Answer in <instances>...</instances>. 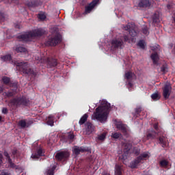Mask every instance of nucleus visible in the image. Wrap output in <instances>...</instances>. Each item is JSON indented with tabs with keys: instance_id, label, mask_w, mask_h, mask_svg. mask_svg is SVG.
Masks as SVG:
<instances>
[{
	"instance_id": "f704fd0d",
	"label": "nucleus",
	"mask_w": 175,
	"mask_h": 175,
	"mask_svg": "<svg viewBox=\"0 0 175 175\" xmlns=\"http://www.w3.org/2000/svg\"><path fill=\"white\" fill-rule=\"evenodd\" d=\"M107 135V133H103L102 134L98 135L97 137V140H98L100 142L105 141V139H106Z\"/></svg>"
},
{
	"instance_id": "6e6d98bb",
	"label": "nucleus",
	"mask_w": 175,
	"mask_h": 175,
	"mask_svg": "<svg viewBox=\"0 0 175 175\" xmlns=\"http://www.w3.org/2000/svg\"><path fill=\"white\" fill-rule=\"evenodd\" d=\"M119 159H123L124 161H125V159H126V155L122 154V157H119Z\"/></svg>"
},
{
	"instance_id": "6ab92c4d",
	"label": "nucleus",
	"mask_w": 175,
	"mask_h": 175,
	"mask_svg": "<svg viewBox=\"0 0 175 175\" xmlns=\"http://www.w3.org/2000/svg\"><path fill=\"white\" fill-rule=\"evenodd\" d=\"M139 163H142V161L137 157L134 161L130 163L131 169H137V166H139Z\"/></svg>"
},
{
	"instance_id": "e2e57ef3",
	"label": "nucleus",
	"mask_w": 175,
	"mask_h": 175,
	"mask_svg": "<svg viewBox=\"0 0 175 175\" xmlns=\"http://www.w3.org/2000/svg\"><path fill=\"white\" fill-rule=\"evenodd\" d=\"M2 121V116H0V122Z\"/></svg>"
},
{
	"instance_id": "4d7b16f0",
	"label": "nucleus",
	"mask_w": 175,
	"mask_h": 175,
	"mask_svg": "<svg viewBox=\"0 0 175 175\" xmlns=\"http://www.w3.org/2000/svg\"><path fill=\"white\" fill-rule=\"evenodd\" d=\"M17 154V150H14L12 152L13 158L16 157V154Z\"/></svg>"
},
{
	"instance_id": "4468645a",
	"label": "nucleus",
	"mask_w": 175,
	"mask_h": 175,
	"mask_svg": "<svg viewBox=\"0 0 175 175\" xmlns=\"http://www.w3.org/2000/svg\"><path fill=\"white\" fill-rule=\"evenodd\" d=\"M90 149L87 147L81 146V147H75L74 148V154L75 155H79L80 152H89Z\"/></svg>"
},
{
	"instance_id": "cd10ccee",
	"label": "nucleus",
	"mask_w": 175,
	"mask_h": 175,
	"mask_svg": "<svg viewBox=\"0 0 175 175\" xmlns=\"http://www.w3.org/2000/svg\"><path fill=\"white\" fill-rule=\"evenodd\" d=\"M88 120V113H85L79 120V125H84L87 120Z\"/></svg>"
},
{
	"instance_id": "ea45409f",
	"label": "nucleus",
	"mask_w": 175,
	"mask_h": 175,
	"mask_svg": "<svg viewBox=\"0 0 175 175\" xmlns=\"http://www.w3.org/2000/svg\"><path fill=\"white\" fill-rule=\"evenodd\" d=\"M122 136V135L120 133H113L111 134V137H113V139H120Z\"/></svg>"
},
{
	"instance_id": "603ef678",
	"label": "nucleus",
	"mask_w": 175,
	"mask_h": 175,
	"mask_svg": "<svg viewBox=\"0 0 175 175\" xmlns=\"http://www.w3.org/2000/svg\"><path fill=\"white\" fill-rule=\"evenodd\" d=\"M68 139H70V140H73L75 139V135L69 134L68 135Z\"/></svg>"
},
{
	"instance_id": "c9c22d12",
	"label": "nucleus",
	"mask_w": 175,
	"mask_h": 175,
	"mask_svg": "<svg viewBox=\"0 0 175 175\" xmlns=\"http://www.w3.org/2000/svg\"><path fill=\"white\" fill-rule=\"evenodd\" d=\"M137 158L142 162V161H146V159L148 158V153H142L139 156H138Z\"/></svg>"
},
{
	"instance_id": "39448f33",
	"label": "nucleus",
	"mask_w": 175,
	"mask_h": 175,
	"mask_svg": "<svg viewBox=\"0 0 175 175\" xmlns=\"http://www.w3.org/2000/svg\"><path fill=\"white\" fill-rule=\"evenodd\" d=\"M27 65L28 63H23V73H25L26 75H28L29 76H31V77L35 79V77L38 76V72L36 70H32L29 66L25 68V66H27Z\"/></svg>"
},
{
	"instance_id": "7c9ffc66",
	"label": "nucleus",
	"mask_w": 175,
	"mask_h": 175,
	"mask_svg": "<svg viewBox=\"0 0 175 175\" xmlns=\"http://www.w3.org/2000/svg\"><path fill=\"white\" fill-rule=\"evenodd\" d=\"M46 124L47 125H50L51 126H53L54 125V116H49V117L46 119Z\"/></svg>"
},
{
	"instance_id": "2eb2a0df",
	"label": "nucleus",
	"mask_w": 175,
	"mask_h": 175,
	"mask_svg": "<svg viewBox=\"0 0 175 175\" xmlns=\"http://www.w3.org/2000/svg\"><path fill=\"white\" fill-rule=\"evenodd\" d=\"M85 128L86 135H91V133H92V132L94 131V124L90 122H88L85 124Z\"/></svg>"
},
{
	"instance_id": "58836bf2",
	"label": "nucleus",
	"mask_w": 175,
	"mask_h": 175,
	"mask_svg": "<svg viewBox=\"0 0 175 175\" xmlns=\"http://www.w3.org/2000/svg\"><path fill=\"white\" fill-rule=\"evenodd\" d=\"M55 166L53 165L51 169L46 172V175H54V170H55Z\"/></svg>"
},
{
	"instance_id": "13d9d810",
	"label": "nucleus",
	"mask_w": 175,
	"mask_h": 175,
	"mask_svg": "<svg viewBox=\"0 0 175 175\" xmlns=\"http://www.w3.org/2000/svg\"><path fill=\"white\" fill-rule=\"evenodd\" d=\"M2 163V154L0 153V165Z\"/></svg>"
},
{
	"instance_id": "49530a36",
	"label": "nucleus",
	"mask_w": 175,
	"mask_h": 175,
	"mask_svg": "<svg viewBox=\"0 0 175 175\" xmlns=\"http://www.w3.org/2000/svg\"><path fill=\"white\" fill-rule=\"evenodd\" d=\"M3 81L4 84H9V83H10V79L7 77H3Z\"/></svg>"
},
{
	"instance_id": "69168bd1",
	"label": "nucleus",
	"mask_w": 175,
	"mask_h": 175,
	"mask_svg": "<svg viewBox=\"0 0 175 175\" xmlns=\"http://www.w3.org/2000/svg\"><path fill=\"white\" fill-rule=\"evenodd\" d=\"M12 1H16V0H12Z\"/></svg>"
},
{
	"instance_id": "8fccbe9b",
	"label": "nucleus",
	"mask_w": 175,
	"mask_h": 175,
	"mask_svg": "<svg viewBox=\"0 0 175 175\" xmlns=\"http://www.w3.org/2000/svg\"><path fill=\"white\" fill-rule=\"evenodd\" d=\"M5 21V16L2 13H0V23H3Z\"/></svg>"
},
{
	"instance_id": "20e7f679",
	"label": "nucleus",
	"mask_w": 175,
	"mask_h": 175,
	"mask_svg": "<svg viewBox=\"0 0 175 175\" xmlns=\"http://www.w3.org/2000/svg\"><path fill=\"white\" fill-rule=\"evenodd\" d=\"M61 42H62V36L59 33H56L54 36H51L48 39L46 44H49V46H57Z\"/></svg>"
},
{
	"instance_id": "7ed1b4c3",
	"label": "nucleus",
	"mask_w": 175,
	"mask_h": 175,
	"mask_svg": "<svg viewBox=\"0 0 175 175\" xmlns=\"http://www.w3.org/2000/svg\"><path fill=\"white\" fill-rule=\"evenodd\" d=\"M124 43H131V38L128 35L120 36L111 40V46L113 49H122Z\"/></svg>"
},
{
	"instance_id": "de8ad7c7",
	"label": "nucleus",
	"mask_w": 175,
	"mask_h": 175,
	"mask_svg": "<svg viewBox=\"0 0 175 175\" xmlns=\"http://www.w3.org/2000/svg\"><path fill=\"white\" fill-rule=\"evenodd\" d=\"M22 23L21 22H17L15 23L16 29H21Z\"/></svg>"
},
{
	"instance_id": "5701e85b",
	"label": "nucleus",
	"mask_w": 175,
	"mask_h": 175,
	"mask_svg": "<svg viewBox=\"0 0 175 175\" xmlns=\"http://www.w3.org/2000/svg\"><path fill=\"white\" fill-rule=\"evenodd\" d=\"M159 143L161 144V146L165 148V147H167V142H166V138L163 136H160L159 137Z\"/></svg>"
},
{
	"instance_id": "09e8293b",
	"label": "nucleus",
	"mask_w": 175,
	"mask_h": 175,
	"mask_svg": "<svg viewBox=\"0 0 175 175\" xmlns=\"http://www.w3.org/2000/svg\"><path fill=\"white\" fill-rule=\"evenodd\" d=\"M38 18L40 20H46V15H44L43 14H38Z\"/></svg>"
},
{
	"instance_id": "a878e982",
	"label": "nucleus",
	"mask_w": 175,
	"mask_h": 175,
	"mask_svg": "<svg viewBox=\"0 0 175 175\" xmlns=\"http://www.w3.org/2000/svg\"><path fill=\"white\" fill-rule=\"evenodd\" d=\"M122 147L124 148V151L128 154V152H129L131 150V148H132V144L128 142L124 143L122 144Z\"/></svg>"
},
{
	"instance_id": "37998d69",
	"label": "nucleus",
	"mask_w": 175,
	"mask_h": 175,
	"mask_svg": "<svg viewBox=\"0 0 175 175\" xmlns=\"http://www.w3.org/2000/svg\"><path fill=\"white\" fill-rule=\"evenodd\" d=\"M151 98L153 100H159V94L158 93H154L151 95Z\"/></svg>"
},
{
	"instance_id": "423d86ee",
	"label": "nucleus",
	"mask_w": 175,
	"mask_h": 175,
	"mask_svg": "<svg viewBox=\"0 0 175 175\" xmlns=\"http://www.w3.org/2000/svg\"><path fill=\"white\" fill-rule=\"evenodd\" d=\"M153 128L155 129V131H152V133H148L147 134V138L148 139H155L157 137V135L159 136V133L162 132V129L159 127V125L158 123H154L153 124Z\"/></svg>"
},
{
	"instance_id": "f3484780",
	"label": "nucleus",
	"mask_w": 175,
	"mask_h": 175,
	"mask_svg": "<svg viewBox=\"0 0 175 175\" xmlns=\"http://www.w3.org/2000/svg\"><path fill=\"white\" fill-rule=\"evenodd\" d=\"M43 155H44V153H43V149H42L41 148H39L37 150V153L35 154H31V158L33 159H39V157H43Z\"/></svg>"
},
{
	"instance_id": "473e14b6",
	"label": "nucleus",
	"mask_w": 175,
	"mask_h": 175,
	"mask_svg": "<svg viewBox=\"0 0 175 175\" xmlns=\"http://www.w3.org/2000/svg\"><path fill=\"white\" fill-rule=\"evenodd\" d=\"M152 21L154 23H159V12H155L152 16Z\"/></svg>"
},
{
	"instance_id": "79ce46f5",
	"label": "nucleus",
	"mask_w": 175,
	"mask_h": 175,
	"mask_svg": "<svg viewBox=\"0 0 175 175\" xmlns=\"http://www.w3.org/2000/svg\"><path fill=\"white\" fill-rule=\"evenodd\" d=\"M160 72H161L163 75H165L166 72H167V67H166L165 65H163L160 68Z\"/></svg>"
},
{
	"instance_id": "f03ea898",
	"label": "nucleus",
	"mask_w": 175,
	"mask_h": 175,
	"mask_svg": "<svg viewBox=\"0 0 175 175\" xmlns=\"http://www.w3.org/2000/svg\"><path fill=\"white\" fill-rule=\"evenodd\" d=\"M46 35V30L43 28H38L23 35V41L32 42L35 38H40Z\"/></svg>"
},
{
	"instance_id": "9b49d317",
	"label": "nucleus",
	"mask_w": 175,
	"mask_h": 175,
	"mask_svg": "<svg viewBox=\"0 0 175 175\" xmlns=\"http://www.w3.org/2000/svg\"><path fill=\"white\" fill-rule=\"evenodd\" d=\"M124 77L127 80L126 82V84L129 90H131V88H132V87H133V83H132V77H133L132 72L129 71V72H126Z\"/></svg>"
},
{
	"instance_id": "ddd939ff",
	"label": "nucleus",
	"mask_w": 175,
	"mask_h": 175,
	"mask_svg": "<svg viewBox=\"0 0 175 175\" xmlns=\"http://www.w3.org/2000/svg\"><path fill=\"white\" fill-rule=\"evenodd\" d=\"M23 103V99L21 98H16L11 100L8 104V106L14 109V107H17Z\"/></svg>"
},
{
	"instance_id": "6e6552de",
	"label": "nucleus",
	"mask_w": 175,
	"mask_h": 175,
	"mask_svg": "<svg viewBox=\"0 0 175 175\" xmlns=\"http://www.w3.org/2000/svg\"><path fill=\"white\" fill-rule=\"evenodd\" d=\"M69 152L68 151H61L57 153H56L55 158L56 161H58L59 162H61V161H66L68 158L70 157Z\"/></svg>"
},
{
	"instance_id": "b1692460",
	"label": "nucleus",
	"mask_w": 175,
	"mask_h": 175,
	"mask_svg": "<svg viewBox=\"0 0 175 175\" xmlns=\"http://www.w3.org/2000/svg\"><path fill=\"white\" fill-rule=\"evenodd\" d=\"M0 59L3 62H12V56L10 55H1Z\"/></svg>"
},
{
	"instance_id": "72a5a7b5",
	"label": "nucleus",
	"mask_w": 175,
	"mask_h": 175,
	"mask_svg": "<svg viewBox=\"0 0 175 175\" xmlns=\"http://www.w3.org/2000/svg\"><path fill=\"white\" fill-rule=\"evenodd\" d=\"M159 165L161 167H167V166L169 165V161H167V160L163 159L160 161Z\"/></svg>"
},
{
	"instance_id": "f8f14e48",
	"label": "nucleus",
	"mask_w": 175,
	"mask_h": 175,
	"mask_svg": "<svg viewBox=\"0 0 175 175\" xmlns=\"http://www.w3.org/2000/svg\"><path fill=\"white\" fill-rule=\"evenodd\" d=\"M100 0H93L88 5L85 7V14H88L92 12V10L97 3H99Z\"/></svg>"
},
{
	"instance_id": "5fc2aeb1",
	"label": "nucleus",
	"mask_w": 175,
	"mask_h": 175,
	"mask_svg": "<svg viewBox=\"0 0 175 175\" xmlns=\"http://www.w3.org/2000/svg\"><path fill=\"white\" fill-rule=\"evenodd\" d=\"M2 113H3V114H7V113H8V109H6V108H3V109H2Z\"/></svg>"
},
{
	"instance_id": "1a4fd4ad",
	"label": "nucleus",
	"mask_w": 175,
	"mask_h": 175,
	"mask_svg": "<svg viewBox=\"0 0 175 175\" xmlns=\"http://www.w3.org/2000/svg\"><path fill=\"white\" fill-rule=\"evenodd\" d=\"M170 94H172V85L165 84L163 88V96L165 100L170 96Z\"/></svg>"
},
{
	"instance_id": "e433bc0d",
	"label": "nucleus",
	"mask_w": 175,
	"mask_h": 175,
	"mask_svg": "<svg viewBox=\"0 0 175 175\" xmlns=\"http://www.w3.org/2000/svg\"><path fill=\"white\" fill-rule=\"evenodd\" d=\"M142 33H144V35H146V36L150 35V31H148V27L147 26H143Z\"/></svg>"
},
{
	"instance_id": "0eeeda50",
	"label": "nucleus",
	"mask_w": 175,
	"mask_h": 175,
	"mask_svg": "<svg viewBox=\"0 0 175 175\" xmlns=\"http://www.w3.org/2000/svg\"><path fill=\"white\" fill-rule=\"evenodd\" d=\"M151 50L154 51V53H152L150 55L151 59L153 61L154 65H158V61L159 60V56L158 55V50H159V45L157 44L155 46H151Z\"/></svg>"
},
{
	"instance_id": "412c9836",
	"label": "nucleus",
	"mask_w": 175,
	"mask_h": 175,
	"mask_svg": "<svg viewBox=\"0 0 175 175\" xmlns=\"http://www.w3.org/2000/svg\"><path fill=\"white\" fill-rule=\"evenodd\" d=\"M116 128L119 129L124 135H126V126L122 123H118L116 124Z\"/></svg>"
},
{
	"instance_id": "c03bdc74",
	"label": "nucleus",
	"mask_w": 175,
	"mask_h": 175,
	"mask_svg": "<svg viewBox=\"0 0 175 175\" xmlns=\"http://www.w3.org/2000/svg\"><path fill=\"white\" fill-rule=\"evenodd\" d=\"M16 40L23 43V33H20L16 36Z\"/></svg>"
},
{
	"instance_id": "bb28decb",
	"label": "nucleus",
	"mask_w": 175,
	"mask_h": 175,
	"mask_svg": "<svg viewBox=\"0 0 175 175\" xmlns=\"http://www.w3.org/2000/svg\"><path fill=\"white\" fill-rule=\"evenodd\" d=\"M14 65L16 66V70L22 73L23 72V62L21 61H16L14 62Z\"/></svg>"
},
{
	"instance_id": "f257e3e1",
	"label": "nucleus",
	"mask_w": 175,
	"mask_h": 175,
	"mask_svg": "<svg viewBox=\"0 0 175 175\" xmlns=\"http://www.w3.org/2000/svg\"><path fill=\"white\" fill-rule=\"evenodd\" d=\"M110 103L104 101L101 106L96 108V111L93 113L94 120H97L100 122H106L109 113H110Z\"/></svg>"
},
{
	"instance_id": "bf43d9fd",
	"label": "nucleus",
	"mask_w": 175,
	"mask_h": 175,
	"mask_svg": "<svg viewBox=\"0 0 175 175\" xmlns=\"http://www.w3.org/2000/svg\"><path fill=\"white\" fill-rule=\"evenodd\" d=\"M20 125H21V126H23V120L20 121Z\"/></svg>"
},
{
	"instance_id": "aec40b11",
	"label": "nucleus",
	"mask_w": 175,
	"mask_h": 175,
	"mask_svg": "<svg viewBox=\"0 0 175 175\" xmlns=\"http://www.w3.org/2000/svg\"><path fill=\"white\" fill-rule=\"evenodd\" d=\"M32 124H33V120L32 119L23 120V129L29 128Z\"/></svg>"
},
{
	"instance_id": "2f4dec72",
	"label": "nucleus",
	"mask_w": 175,
	"mask_h": 175,
	"mask_svg": "<svg viewBox=\"0 0 175 175\" xmlns=\"http://www.w3.org/2000/svg\"><path fill=\"white\" fill-rule=\"evenodd\" d=\"M4 155L7 158V161L9 163V166H10V167H14V164H13V163L12 162V160L10 159V157H9V153H8V152H5Z\"/></svg>"
},
{
	"instance_id": "a211bd4d",
	"label": "nucleus",
	"mask_w": 175,
	"mask_h": 175,
	"mask_svg": "<svg viewBox=\"0 0 175 175\" xmlns=\"http://www.w3.org/2000/svg\"><path fill=\"white\" fill-rule=\"evenodd\" d=\"M139 8H150L151 3L150 0H141L138 4Z\"/></svg>"
},
{
	"instance_id": "4c0bfd02",
	"label": "nucleus",
	"mask_w": 175,
	"mask_h": 175,
	"mask_svg": "<svg viewBox=\"0 0 175 175\" xmlns=\"http://www.w3.org/2000/svg\"><path fill=\"white\" fill-rule=\"evenodd\" d=\"M137 46L140 47V49H142V50L146 49V45H144V41L143 40H141L138 42Z\"/></svg>"
},
{
	"instance_id": "393cba45",
	"label": "nucleus",
	"mask_w": 175,
	"mask_h": 175,
	"mask_svg": "<svg viewBox=\"0 0 175 175\" xmlns=\"http://www.w3.org/2000/svg\"><path fill=\"white\" fill-rule=\"evenodd\" d=\"M31 100L29 98H27L25 96L23 97V106H25L26 107H29L31 105Z\"/></svg>"
},
{
	"instance_id": "680f3d73",
	"label": "nucleus",
	"mask_w": 175,
	"mask_h": 175,
	"mask_svg": "<svg viewBox=\"0 0 175 175\" xmlns=\"http://www.w3.org/2000/svg\"><path fill=\"white\" fill-rule=\"evenodd\" d=\"M103 175H110L109 173H107V172H105L104 174H103Z\"/></svg>"
},
{
	"instance_id": "c756f323",
	"label": "nucleus",
	"mask_w": 175,
	"mask_h": 175,
	"mask_svg": "<svg viewBox=\"0 0 175 175\" xmlns=\"http://www.w3.org/2000/svg\"><path fill=\"white\" fill-rule=\"evenodd\" d=\"M115 175H122V168L118 164L115 165Z\"/></svg>"
},
{
	"instance_id": "9d476101",
	"label": "nucleus",
	"mask_w": 175,
	"mask_h": 175,
	"mask_svg": "<svg viewBox=\"0 0 175 175\" xmlns=\"http://www.w3.org/2000/svg\"><path fill=\"white\" fill-rule=\"evenodd\" d=\"M58 65V60L53 57H47L46 59V68L49 69H53Z\"/></svg>"
},
{
	"instance_id": "4be33fe9",
	"label": "nucleus",
	"mask_w": 175,
	"mask_h": 175,
	"mask_svg": "<svg viewBox=\"0 0 175 175\" xmlns=\"http://www.w3.org/2000/svg\"><path fill=\"white\" fill-rule=\"evenodd\" d=\"M26 5L28 8H36V6H39V1L38 0L27 1Z\"/></svg>"
},
{
	"instance_id": "a18cd8bd",
	"label": "nucleus",
	"mask_w": 175,
	"mask_h": 175,
	"mask_svg": "<svg viewBox=\"0 0 175 175\" xmlns=\"http://www.w3.org/2000/svg\"><path fill=\"white\" fill-rule=\"evenodd\" d=\"M133 152L135 155H139V154H140V149L137 147H135L133 148Z\"/></svg>"
},
{
	"instance_id": "a19ab883",
	"label": "nucleus",
	"mask_w": 175,
	"mask_h": 175,
	"mask_svg": "<svg viewBox=\"0 0 175 175\" xmlns=\"http://www.w3.org/2000/svg\"><path fill=\"white\" fill-rule=\"evenodd\" d=\"M15 51L16 53H23V44L17 45L15 49Z\"/></svg>"
},
{
	"instance_id": "052dcab7",
	"label": "nucleus",
	"mask_w": 175,
	"mask_h": 175,
	"mask_svg": "<svg viewBox=\"0 0 175 175\" xmlns=\"http://www.w3.org/2000/svg\"><path fill=\"white\" fill-rule=\"evenodd\" d=\"M2 91H3V89L2 88V87H0V92H2Z\"/></svg>"
},
{
	"instance_id": "dca6fc26",
	"label": "nucleus",
	"mask_w": 175,
	"mask_h": 175,
	"mask_svg": "<svg viewBox=\"0 0 175 175\" xmlns=\"http://www.w3.org/2000/svg\"><path fill=\"white\" fill-rule=\"evenodd\" d=\"M123 29H124V31H128L129 35L132 36V38H135V36H137V32L135 29H131V25H129L124 26Z\"/></svg>"
},
{
	"instance_id": "0e129e2a",
	"label": "nucleus",
	"mask_w": 175,
	"mask_h": 175,
	"mask_svg": "<svg viewBox=\"0 0 175 175\" xmlns=\"http://www.w3.org/2000/svg\"><path fill=\"white\" fill-rule=\"evenodd\" d=\"M0 2H2V0H0Z\"/></svg>"
},
{
	"instance_id": "3c124183",
	"label": "nucleus",
	"mask_w": 175,
	"mask_h": 175,
	"mask_svg": "<svg viewBox=\"0 0 175 175\" xmlns=\"http://www.w3.org/2000/svg\"><path fill=\"white\" fill-rule=\"evenodd\" d=\"M0 175H10V174L6 171H0Z\"/></svg>"
},
{
	"instance_id": "c85d7f7f",
	"label": "nucleus",
	"mask_w": 175,
	"mask_h": 175,
	"mask_svg": "<svg viewBox=\"0 0 175 175\" xmlns=\"http://www.w3.org/2000/svg\"><path fill=\"white\" fill-rule=\"evenodd\" d=\"M135 113H133V116H134V117H139L140 113L143 111V107H142V106H138L135 108Z\"/></svg>"
},
{
	"instance_id": "864d4df0",
	"label": "nucleus",
	"mask_w": 175,
	"mask_h": 175,
	"mask_svg": "<svg viewBox=\"0 0 175 175\" xmlns=\"http://www.w3.org/2000/svg\"><path fill=\"white\" fill-rule=\"evenodd\" d=\"M23 55L26 54V55H28V51L27 50V49L24 47L23 48Z\"/></svg>"
}]
</instances>
